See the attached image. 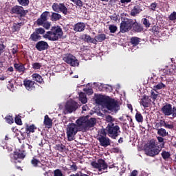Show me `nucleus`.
<instances>
[{"mask_svg":"<svg viewBox=\"0 0 176 176\" xmlns=\"http://www.w3.org/2000/svg\"><path fill=\"white\" fill-rule=\"evenodd\" d=\"M49 14H50V12L49 11H45L44 12H43L40 16V18H38L36 21L37 25H42L43 23L47 21V17Z\"/></svg>","mask_w":176,"mask_h":176,"instance_id":"13","label":"nucleus"},{"mask_svg":"<svg viewBox=\"0 0 176 176\" xmlns=\"http://www.w3.org/2000/svg\"><path fill=\"white\" fill-rule=\"evenodd\" d=\"M141 12H142V9H141V6L138 5L135 6L131 11V16L135 17V15L140 14Z\"/></svg>","mask_w":176,"mask_h":176,"instance_id":"18","label":"nucleus"},{"mask_svg":"<svg viewBox=\"0 0 176 176\" xmlns=\"http://www.w3.org/2000/svg\"><path fill=\"white\" fill-rule=\"evenodd\" d=\"M15 123L16 124H19V126H21V124H23V122H21V118H20L19 117H16L15 118Z\"/></svg>","mask_w":176,"mask_h":176,"instance_id":"60","label":"nucleus"},{"mask_svg":"<svg viewBox=\"0 0 176 176\" xmlns=\"http://www.w3.org/2000/svg\"><path fill=\"white\" fill-rule=\"evenodd\" d=\"M54 176H63V173L60 169H56L54 171Z\"/></svg>","mask_w":176,"mask_h":176,"instance_id":"54","label":"nucleus"},{"mask_svg":"<svg viewBox=\"0 0 176 176\" xmlns=\"http://www.w3.org/2000/svg\"><path fill=\"white\" fill-rule=\"evenodd\" d=\"M83 91L87 93V94H88V96H91V94H93V89L91 88H85L83 89Z\"/></svg>","mask_w":176,"mask_h":176,"instance_id":"50","label":"nucleus"},{"mask_svg":"<svg viewBox=\"0 0 176 176\" xmlns=\"http://www.w3.org/2000/svg\"><path fill=\"white\" fill-rule=\"evenodd\" d=\"M61 19V14L56 12H52L51 15L52 21H58Z\"/></svg>","mask_w":176,"mask_h":176,"instance_id":"29","label":"nucleus"},{"mask_svg":"<svg viewBox=\"0 0 176 176\" xmlns=\"http://www.w3.org/2000/svg\"><path fill=\"white\" fill-rule=\"evenodd\" d=\"M109 30L111 34H115L116 30H118V27L115 25H110L109 27Z\"/></svg>","mask_w":176,"mask_h":176,"instance_id":"44","label":"nucleus"},{"mask_svg":"<svg viewBox=\"0 0 176 176\" xmlns=\"http://www.w3.org/2000/svg\"><path fill=\"white\" fill-rule=\"evenodd\" d=\"M107 129L109 137L113 140H116V138L120 134V127L115 124H109Z\"/></svg>","mask_w":176,"mask_h":176,"instance_id":"5","label":"nucleus"},{"mask_svg":"<svg viewBox=\"0 0 176 176\" xmlns=\"http://www.w3.org/2000/svg\"><path fill=\"white\" fill-rule=\"evenodd\" d=\"M23 85L28 91H31L35 89V82L30 80H24Z\"/></svg>","mask_w":176,"mask_h":176,"instance_id":"15","label":"nucleus"},{"mask_svg":"<svg viewBox=\"0 0 176 176\" xmlns=\"http://www.w3.org/2000/svg\"><path fill=\"white\" fill-rule=\"evenodd\" d=\"M42 67V65L39 63H34L32 64V67L34 69H39Z\"/></svg>","mask_w":176,"mask_h":176,"instance_id":"51","label":"nucleus"},{"mask_svg":"<svg viewBox=\"0 0 176 176\" xmlns=\"http://www.w3.org/2000/svg\"><path fill=\"white\" fill-rule=\"evenodd\" d=\"M81 39L85 41V42H87L88 43H94V42H96L94 38H91L89 35L87 34H82L81 36Z\"/></svg>","mask_w":176,"mask_h":176,"instance_id":"25","label":"nucleus"},{"mask_svg":"<svg viewBox=\"0 0 176 176\" xmlns=\"http://www.w3.org/2000/svg\"><path fill=\"white\" fill-rule=\"evenodd\" d=\"M78 131H80L76 124L69 123L66 129V134L68 141H74L75 140V135L78 133Z\"/></svg>","mask_w":176,"mask_h":176,"instance_id":"2","label":"nucleus"},{"mask_svg":"<svg viewBox=\"0 0 176 176\" xmlns=\"http://www.w3.org/2000/svg\"><path fill=\"white\" fill-rule=\"evenodd\" d=\"M108 100V99L104 98L102 96H99L96 98V102L97 104H99V105L104 104L105 107V102Z\"/></svg>","mask_w":176,"mask_h":176,"instance_id":"32","label":"nucleus"},{"mask_svg":"<svg viewBox=\"0 0 176 176\" xmlns=\"http://www.w3.org/2000/svg\"><path fill=\"white\" fill-rule=\"evenodd\" d=\"M157 140L158 142L161 143V146H162V148H163V146H164V138H163L160 136H158L157 138Z\"/></svg>","mask_w":176,"mask_h":176,"instance_id":"52","label":"nucleus"},{"mask_svg":"<svg viewBox=\"0 0 176 176\" xmlns=\"http://www.w3.org/2000/svg\"><path fill=\"white\" fill-rule=\"evenodd\" d=\"M156 8H157V4L155 2L151 4V6H149V9H151V10H156Z\"/></svg>","mask_w":176,"mask_h":176,"instance_id":"58","label":"nucleus"},{"mask_svg":"<svg viewBox=\"0 0 176 176\" xmlns=\"http://www.w3.org/2000/svg\"><path fill=\"white\" fill-rule=\"evenodd\" d=\"M104 119L107 123H109V124H113V122H115V118H113L112 116L107 115L104 117Z\"/></svg>","mask_w":176,"mask_h":176,"instance_id":"38","label":"nucleus"},{"mask_svg":"<svg viewBox=\"0 0 176 176\" xmlns=\"http://www.w3.org/2000/svg\"><path fill=\"white\" fill-rule=\"evenodd\" d=\"M33 80H35L36 82H38V83H42L43 82V79L42 78V76L38 74H34L32 76Z\"/></svg>","mask_w":176,"mask_h":176,"instance_id":"30","label":"nucleus"},{"mask_svg":"<svg viewBox=\"0 0 176 176\" xmlns=\"http://www.w3.org/2000/svg\"><path fill=\"white\" fill-rule=\"evenodd\" d=\"M30 39L36 42L38 39H41V36H39L36 32H33L30 36Z\"/></svg>","mask_w":176,"mask_h":176,"instance_id":"35","label":"nucleus"},{"mask_svg":"<svg viewBox=\"0 0 176 176\" xmlns=\"http://www.w3.org/2000/svg\"><path fill=\"white\" fill-rule=\"evenodd\" d=\"M133 23H134L132 27L133 28V30H135V32H141L144 30V28L141 26V25L137 23L136 20H134Z\"/></svg>","mask_w":176,"mask_h":176,"instance_id":"24","label":"nucleus"},{"mask_svg":"<svg viewBox=\"0 0 176 176\" xmlns=\"http://www.w3.org/2000/svg\"><path fill=\"white\" fill-rule=\"evenodd\" d=\"M168 133L166 129L161 128L157 129V135H160L161 137H166Z\"/></svg>","mask_w":176,"mask_h":176,"instance_id":"34","label":"nucleus"},{"mask_svg":"<svg viewBox=\"0 0 176 176\" xmlns=\"http://www.w3.org/2000/svg\"><path fill=\"white\" fill-rule=\"evenodd\" d=\"M98 140L101 145V146L107 147L111 145V140L105 136L98 137Z\"/></svg>","mask_w":176,"mask_h":176,"instance_id":"16","label":"nucleus"},{"mask_svg":"<svg viewBox=\"0 0 176 176\" xmlns=\"http://www.w3.org/2000/svg\"><path fill=\"white\" fill-rule=\"evenodd\" d=\"M64 33L60 26H53L50 31H47L43 36L44 39L56 42L63 38Z\"/></svg>","mask_w":176,"mask_h":176,"instance_id":"1","label":"nucleus"},{"mask_svg":"<svg viewBox=\"0 0 176 176\" xmlns=\"http://www.w3.org/2000/svg\"><path fill=\"white\" fill-rule=\"evenodd\" d=\"M133 25H134V20L125 18L120 23V31L122 34L129 32L133 28Z\"/></svg>","mask_w":176,"mask_h":176,"instance_id":"4","label":"nucleus"},{"mask_svg":"<svg viewBox=\"0 0 176 176\" xmlns=\"http://www.w3.org/2000/svg\"><path fill=\"white\" fill-rule=\"evenodd\" d=\"M35 32L38 35H45V31L43 28H38L35 29Z\"/></svg>","mask_w":176,"mask_h":176,"instance_id":"40","label":"nucleus"},{"mask_svg":"<svg viewBox=\"0 0 176 176\" xmlns=\"http://www.w3.org/2000/svg\"><path fill=\"white\" fill-rule=\"evenodd\" d=\"M85 28H86V25L85 23L82 22H78L74 26V30L76 31V32H82L85 31Z\"/></svg>","mask_w":176,"mask_h":176,"instance_id":"17","label":"nucleus"},{"mask_svg":"<svg viewBox=\"0 0 176 176\" xmlns=\"http://www.w3.org/2000/svg\"><path fill=\"white\" fill-rule=\"evenodd\" d=\"M153 89L155 90V91H157V90L166 89V85L163 82H158L153 86Z\"/></svg>","mask_w":176,"mask_h":176,"instance_id":"27","label":"nucleus"},{"mask_svg":"<svg viewBox=\"0 0 176 176\" xmlns=\"http://www.w3.org/2000/svg\"><path fill=\"white\" fill-rule=\"evenodd\" d=\"M107 135V133L105 132V129H101L100 131H99L98 133V137H105Z\"/></svg>","mask_w":176,"mask_h":176,"instance_id":"53","label":"nucleus"},{"mask_svg":"<svg viewBox=\"0 0 176 176\" xmlns=\"http://www.w3.org/2000/svg\"><path fill=\"white\" fill-rule=\"evenodd\" d=\"M161 111L165 116H173V118H176V107H173L170 103H166L164 105Z\"/></svg>","mask_w":176,"mask_h":176,"instance_id":"6","label":"nucleus"},{"mask_svg":"<svg viewBox=\"0 0 176 176\" xmlns=\"http://www.w3.org/2000/svg\"><path fill=\"white\" fill-rule=\"evenodd\" d=\"M14 67L18 72H22L24 73L25 71V67H24V65L23 63H14Z\"/></svg>","mask_w":176,"mask_h":176,"instance_id":"23","label":"nucleus"},{"mask_svg":"<svg viewBox=\"0 0 176 176\" xmlns=\"http://www.w3.org/2000/svg\"><path fill=\"white\" fill-rule=\"evenodd\" d=\"M169 20H170L171 21H174V20H176V12H173V13H171L169 16Z\"/></svg>","mask_w":176,"mask_h":176,"instance_id":"55","label":"nucleus"},{"mask_svg":"<svg viewBox=\"0 0 176 176\" xmlns=\"http://www.w3.org/2000/svg\"><path fill=\"white\" fill-rule=\"evenodd\" d=\"M31 163L34 167H38V164L41 163V161L36 158L33 157V159L31 160Z\"/></svg>","mask_w":176,"mask_h":176,"instance_id":"43","label":"nucleus"},{"mask_svg":"<svg viewBox=\"0 0 176 176\" xmlns=\"http://www.w3.org/2000/svg\"><path fill=\"white\" fill-rule=\"evenodd\" d=\"M68 10L63 3H60L59 12H61L63 14H67Z\"/></svg>","mask_w":176,"mask_h":176,"instance_id":"36","label":"nucleus"},{"mask_svg":"<svg viewBox=\"0 0 176 176\" xmlns=\"http://www.w3.org/2000/svg\"><path fill=\"white\" fill-rule=\"evenodd\" d=\"M26 130L29 133H34L35 131V130H36V127L35 126V125L32 124L29 126H27Z\"/></svg>","mask_w":176,"mask_h":176,"instance_id":"45","label":"nucleus"},{"mask_svg":"<svg viewBox=\"0 0 176 176\" xmlns=\"http://www.w3.org/2000/svg\"><path fill=\"white\" fill-rule=\"evenodd\" d=\"M63 60L67 64L71 65V67H78L79 66V61L76 59L74 55L71 54H67L63 57Z\"/></svg>","mask_w":176,"mask_h":176,"instance_id":"8","label":"nucleus"},{"mask_svg":"<svg viewBox=\"0 0 176 176\" xmlns=\"http://www.w3.org/2000/svg\"><path fill=\"white\" fill-rule=\"evenodd\" d=\"M145 149L150 155H159L162 151V148L156 145V140L153 139L146 144Z\"/></svg>","mask_w":176,"mask_h":176,"instance_id":"3","label":"nucleus"},{"mask_svg":"<svg viewBox=\"0 0 176 176\" xmlns=\"http://www.w3.org/2000/svg\"><path fill=\"white\" fill-rule=\"evenodd\" d=\"M65 108V111H67L69 113H72L74 111H76V108H78V103L74 100H68Z\"/></svg>","mask_w":176,"mask_h":176,"instance_id":"12","label":"nucleus"},{"mask_svg":"<svg viewBox=\"0 0 176 176\" xmlns=\"http://www.w3.org/2000/svg\"><path fill=\"white\" fill-rule=\"evenodd\" d=\"M87 117H81L76 121L77 128L80 131H87Z\"/></svg>","mask_w":176,"mask_h":176,"instance_id":"10","label":"nucleus"},{"mask_svg":"<svg viewBox=\"0 0 176 176\" xmlns=\"http://www.w3.org/2000/svg\"><path fill=\"white\" fill-rule=\"evenodd\" d=\"M135 119L138 123H142V122H144V117H142L140 113H136Z\"/></svg>","mask_w":176,"mask_h":176,"instance_id":"37","label":"nucleus"},{"mask_svg":"<svg viewBox=\"0 0 176 176\" xmlns=\"http://www.w3.org/2000/svg\"><path fill=\"white\" fill-rule=\"evenodd\" d=\"M79 100L82 104H86L87 102V98L86 97V94L81 92L79 94Z\"/></svg>","mask_w":176,"mask_h":176,"instance_id":"31","label":"nucleus"},{"mask_svg":"<svg viewBox=\"0 0 176 176\" xmlns=\"http://www.w3.org/2000/svg\"><path fill=\"white\" fill-rule=\"evenodd\" d=\"M113 152L114 153H118L119 155H120L122 153V150L119 148H115L113 149Z\"/></svg>","mask_w":176,"mask_h":176,"instance_id":"61","label":"nucleus"},{"mask_svg":"<svg viewBox=\"0 0 176 176\" xmlns=\"http://www.w3.org/2000/svg\"><path fill=\"white\" fill-rule=\"evenodd\" d=\"M17 45H14L13 48L12 49V54H16L17 53Z\"/></svg>","mask_w":176,"mask_h":176,"instance_id":"64","label":"nucleus"},{"mask_svg":"<svg viewBox=\"0 0 176 176\" xmlns=\"http://www.w3.org/2000/svg\"><path fill=\"white\" fill-rule=\"evenodd\" d=\"M24 23L22 22L21 23H14L11 27V31L12 32H17V31H20V28L21 26L23 25Z\"/></svg>","mask_w":176,"mask_h":176,"instance_id":"20","label":"nucleus"},{"mask_svg":"<svg viewBox=\"0 0 176 176\" xmlns=\"http://www.w3.org/2000/svg\"><path fill=\"white\" fill-rule=\"evenodd\" d=\"M73 2L74 3H76L77 6H80V7L83 6V3L82 2L81 0H74Z\"/></svg>","mask_w":176,"mask_h":176,"instance_id":"59","label":"nucleus"},{"mask_svg":"<svg viewBox=\"0 0 176 176\" xmlns=\"http://www.w3.org/2000/svg\"><path fill=\"white\" fill-rule=\"evenodd\" d=\"M105 107L111 112H118L120 109L119 103L115 99H107L105 102Z\"/></svg>","mask_w":176,"mask_h":176,"instance_id":"7","label":"nucleus"},{"mask_svg":"<svg viewBox=\"0 0 176 176\" xmlns=\"http://www.w3.org/2000/svg\"><path fill=\"white\" fill-rule=\"evenodd\" d=\"M36 49H37V50L39 52H42L43 50H47V49H49V44H47V42L44 41H38L36 44Z\"/></svg>","mask_w":176,"mask_h":176,"instance_id":"14","label":"nucleus"},{"mask_svg":"<svg viewBox=\"0 0 176 176\" xmlns=\"http://www.w3.org/2000/svg\"><path fill=\"white\" fill-rule=\"evenodd\" d=\"M151 98H152V100L153 101H156V100L157 99V97H159V92L155 91L153 89L151 91Z\"/></svg>","mask_w":176,"mask_h":176,"instance_id":"33","label":"nucleus"},{"mask_svg":"<svg viewBox=\"0 0 176 176\" xmlns=\"http://www.w3.org/2000/svg\"><path fill=\"white\" fill-rule=\"evenodd\" d=\"M6 122H7V123H9V124H12V123H13L14 122L13 117L10 116H6Z\"/></svg>","mask_w":176,"mask_h":176,"instance_id":"48","label":"nucleus"},{"mask_svg":"<svg viewBox=\"0 0 176 176\" xmlns=\"http://www.w3.org/2000/svg\"><path fill=\"white\" fill-rule=\"evenodd\" d=\"M142 21L144 25H145V27H146L147 28H148V27H151V23L146 18L142 19Z\"/></svg>","mask_w":176,"mask_h":176,"instance_id":"47","label":"nucleus"},{"mask_svg":"<svg viewBox=\"0 0 176 176\" xmlns=\"http://www.w3.org/2000/svg\"><path fill=\"white\" fill-rule=\"evenodd\" d=\"M91 166H92L94 168L98 170V171H102V170L108 168V165L105 163L104 160H98L97 162L94 161L91 163Z\"/></svg>","mask_w":176,"mask_h":176,"instance_id":"9","label":"nucleus"},{"mask_svg":"<svg viewBox=\"0 0 176 176\" xmlns=\"http://www.w3.org/2000/svg\"><path fill=\"white\" fill-rule=\"evenodd\" d=\"M18 3L21 6H28L30 5V0H18Z\"/></svg>","mask_w":176,"mask_h":176,"instance_id":"39","label":"nucleus"},{"mask_svg":"<svg viewBox=\"0 0 176 176\" xmlns=\"http://www.w3.org/2000/svg\"><path fill=\"white\" fill-rule=\"evenodd\" d=\"M165 129H169L170 130H172V129H174V124L173 122H166Z\"/></svg>","mask_w":176,"mask_h":176,"instance_id":"49","label":"nucleus"},{"mask_svg":"<svg viewBox=\"0 0 176 176\" xmlns=\"http://www.w3.org/2000/svg\"><path fill=\"white\" fill-rule=\"evenodd\" d=\"M101 85L102 86L103 89H107L108 91H112V86L109 85H102V84H101Z\"/></svg>","mask_w":176,"mask_h":176,"instance_id":"56","label":"nucleus"},{"mask_svg":"<svg viewBox=\"0 0 176 176\" xmlns=\"http://www.w3.org/2000/svg\"><path fill=\"white\" fill-rule=\"evenodd\" d=\"M87 131L89 130V129H90V127H94V126L96 125V118H91V119H88L87 118Z\"/></svg>","mask_w":176,"mask_h":176,"instance_id":"21","label":"nucleus"},{"mask_svg":"<svg viewBox=\"0 0 176 176\" xmlns=\"http://www.w3.org/2000/svg\"><path fill=\"white\" fill-rule=\"evenodd\" d=\"M120 119V120H124V119H127L128 122H130V123L133 122V119L131 118V117L127 115H123Z\"/></svg>","mask_w":176,"mask_h":176,"instance_id":"46","label":"nucleus"},{"mask_svg":"<svg viewBox=\"0 0 176 176\" xmlns=\"http://www.w3.org/2000/svg\"><path fill=\"white\" fill-rule=\"evenodd\" d=\"M140 102V105H142L144 108H148V107H149V99L146 97L142 98Z\"/></svg>","mask_w":176,"mask_h":176,"instance_id":"28","label":"nucleus"},{"mask_svg":"<svg viewBox=\"0 0 176 176\" xmlns=\"http://www.w3.org/2000/svg\"><path fill=\"white\" fill-rule=\"evenodd\" d=\"M5 50V45H3V43H2V41H0V56L1 54H2V53H3Z\"/></svg>","mask_w":176,"mask_h":176,"instance_id":"57","label":"nucleus"},{"mask_svg":"<svg viewBox=\"0 0 176 176\" xmlns=\"http://www.w3.org/2000/svg\"><path fill=\"white\" fill-rule=\"evenodd\" d=\"M131 43H132L133 47H132V52H134V50L137 49V45L140 43V38L138 37H132L131 38Z\"/></svg>","mask_w":176,"mask_h":176,"instance_id":"22","label":"nucleus"},{"mask_svg":"<svg viewBox=\"0 0 176 176\" xmlns=\"http://www.w3.org/2000/svg\"><path fill=\"white\" fill-rule=\"evenodd\" d=\"M10 13L12 14H19L21 17H23L27 14V11L22 6H15L11 9Z\"/></svg>","mask_w":176,"mask_h":176,"instance_id":"11","label":"nucleus"},{"mask_svg":"<svg viewBox=\"0 0 176 176\" xmlns=\"http://www.w3.org/2000/svg\"><path fill=\"white\" fill-rule=\"evenodd\" d=\"M105 39H107V36L104 34H98L94 38V41H95L94 45H97V42H102V41H105Z\"/></svg>","mask_w":176,"mask_h":176,"instance_id":"19","label":"nucleus"},{"mask_svg":"<svg viewBox=\"0 0 176 176\" xmlns=\"http://www.w3.org/2000/svg\"><path fill=\"white\" fill-rule=\"evenodd\" d=\"M52 124L53 122L52 121V119L49 118V116L46 115L44 118V124L45 127L50 129V127H52Z\"/></svg>","mask_w":176,"mask_h":176,"instance_id":"26","label":"nucleus"},{"mask_svg":"<svg viewBox=\"0 0 176 176\" xmlns=\"http://www.w3.org/2000/svg\"><path fill=\"white\" fill-rule=\"evenodd\" d=\"M52 9L54 12H56V13H60V3H53L52 5Z\"/></svg>","mask_w":176,"mask_h":176,"instance_id":"41","label":"nucleus"},{"mask_svg":"<svg viewBox=\"0 0 176 176\" xmlns=\"http://www.w3.org/2000/svg\"><path fill=\"white\" fill-rule=\"evenodd\" d=\"M137 175H138V170H133L131 173V174H130L129 176H137Z\"/></svg>","mask_w":176,"mask_h":176,"instance_id":"63","label":"nucleus"},{"mask_svg":"<svg viewBox=\"0 0 176 176\" xmlns=\"http://www.w3.org/2000/svg\"><path fill=\"white\" fill-rule=\"evenodd\" d=\"M8 89H9V90L11 91H13V90H14V85H13L12 83H10L8 85Z\"/></svg>","mask_w":176,"mask_h":176,"instance_id":"62","label":"nucleus"},{"mask_svg":"<svg viewBox=\"0 0 176 176\" xmlns=\"http://www.w3.org/2000/svg\"><path fill=\"white\" fill-rule=\"evenodd\" d=\"M42 25L45 30H50V27H52V23L49 21H45V22H43V23Z\"/></svg>","mask_w":176,"mask_h":176,"instance_id":"42","label":"nucleus"}]
</instances>
